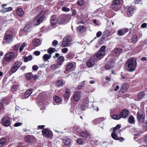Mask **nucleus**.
<instances>
[{
    "label": "nucleus",
    "mask_w": 147,
    "mask_h": 147,
    "mask_svg": "<svg viewBox=\"0 0 147 147\" xmlns=\"http://www.w3.org/2000/svg\"><path fill=\"white\" fill-rule=\"evenodd\" d=\"M125 65L127 66L129 71H133L135 70L136 67V60L132 57L126 61Z\"/></svg>",
    "instance_id": "f257e3e1"
},
{
    "label": "nucleus",
    "mask_w": 147,
    "mask_h": 147,
    "mask_svg": "<svg viewBox=\"0 0 147 147\" xmlns=\"http://www.w3.org/2000/svg\"><path fill=\"white\" fill-rule=\"evenodd\" d=\"M71 18L69 14H63L60 16L58 23L59 25L64 24L68 22Z\"/></svg>",
    "instance_id": "f03ea898"
},
{
    "label": "nucleus",
    "mask_w": 147,
    "mask_h": 147,
    "mask_svg": "<svg viewBox=\"0 0 147 147\" xmlns=\"http://www.w3.org/2000/svg\"><path fill=\"white\" fill-rule=\"evenodd\" d=\"M72 41V37L69 35H67L63 38L62 43L60 45L61 47H69L71 44L70 42Z\"/></svg>",
    "instance_id": "7ed1b4c3"
},
{
    "label": "nucleus",
    "mask_w": 147,
    "mask_h": 147,
    "mask_svg": "<svg viewBox=\"0 0 147 147\" xmlns=\"http://www.w3.org/2000/svg\"><path fill=\"white\" fill-rule=\"evenodd\" d=\"M45 18L44 15L42 14L41 12L34 18L33 22L35 25L38 26L41 23Z\"/></svg>",
    "instance_id": "20e7f679"
},
{
    "label": "nucleus",
    "mask_w": 147,
    "mask_h": 147,
    "mask_svg": "<svg viewBox=\"0 0 147 147\" xmlns=\"http://www.w3.org/2000/svg\"><path fill=\"white\" fill-rule=\"evenodd\" d=\"M122 1L121 0H113L111 6V9L115 11H117L120 8V5Z\"/></svg>",
    "instance_id": "39448f33"
},
{
    "label": "nucleus",
    "mask_w": 147,
    "mask_h": 147,
    "mask_svg": "<svg viewBox=\"0 0 147 147\" xmlns=\"http://www.w3.org/2000/svg\"><path fill=\"white\" fill-rule=\"evenodd\" d=\"M17 56L18 54L17 53H14L13 52H9L5 55L4 59L6 61H8L15 59Z\"/></svg>",
    "instance_id": "423d86ee"
},
{
    "label": "nucleus",
    "mask_w": 147,
    "mask_h": 147,
    "mask_svg": "<svg viewBox=\"0 0 147 147\" xmlns=\"http://www.w3.org/2000/svg\"><path fill=\"white\" fill-rule=\"evenodd\" d=\"M138 121L142 123H144L145 119V113L142 111H139L137 114Z\"/></svg>",
    "instance_id": "0eeeda50"
},
{
    "label": "nucleus",
    "mask_w": 147,
    "mask_h": 147,
    "mask_svg": "<svg viewBox=\"0 0 147 147\" xmlns=\"http://www.w3.org/2000/svg\"><path fill=\"white\" fill-rule=\"evenodd\" d=\"M22 63V62H21L20 61H16L14 63L11 67V72L12 73L15 72L20 67Z\"/></svg>",
    "instance_id": "6e6552de"
},
{
    "label": "nucleus",
    "mask_w": 147,
    "mask_h": 147,
    "mask_svg": "<svg viewBox=\"0 0 147 147\" xmlns=\"http://www.w3.org/2000/svg\"><path fill=\"white\" fill-rule=\"evenodd\" d=\"M81 96V92L79 91L74 92L72 96V99L74 102H78L80 99Z\"/></svg>",
    "instance_id": "1a4fd4ad"
},
{
    "label": "nucleus",
    "mask_w": 147,
    "mask_h": 147,
    "mask_svg": "<svg viewBox=\"0 0 147 147\" xmlns=\"http://www.w3.org/2000/svg\"><path fill=\"white\" fill-rule=\"evenodd\" d=\"M2 122L4 125L5 126H9L11 124L10 118L7 117H5L2 119Z\"/></svg>",
    "instance_id": "9d476101"
},
{
    "label": "nucleus",
    "mask_w": 147,
    "mask_h": 147,
    "mask_svg": "<svg viewBox=\"0 0 147 147\" xmlns=\"http://www.w3.org/2000/svg\"><path fill=\"white\" fill-rule=\"evenodd\" d=\"M8 32H6L4 36V40L7 43H9L11 41L13 37L11 35L8 33Z\"/></svg>",
    "instance_id": "9b49d317"
},
{
    "label": "nucleus",
    "mask_w": 147,
    "mask_h": 147,
    "mask_svg": "<svg viewBox=\"0 0 147 147\" xmlns=\"http://www.w3.org/2000/svg\"><path fill=\"white\" fill-rule=\"evenodd\" d=\"M36 139L32 135H28L26 136L25 138V141L30 143H32L35 141Z\"/></svg>",
    "instance_id": "f8f14e48"
},
{
    "label": "nucleus",
    "mask_w": 147,
    "mask_h": 147,
    "mask_svg": "<svg viewBox=\"0 0 147 147\" xmlns=\"http://www.w3.org/2000/svg\"><path fill=\"white\" fill-rule=\"evenodd\" d=\"M123 49L120 48H116L112 51V54L116 56H119L123 52Z\"/></svg>",
    "instance_id": "ddd939ff"
},
{
    "label": "nucleus",
    "mask_w": 147,
    "mask_h": 147,
    "mask_svg": "<svg viewBox=\"0 0 147 147\" xmlns=\"http://www.w3.org/2000/svg\"><path fill=\"white\" fill-rule=\"evenodd\" d=\"M129 111L127 109H122L120 113V115L121 117L125 118L127 117L129 113Z\"/></svg>",
    "instance_id": "4468645a"
},
{
    "label": "nucleus",
    "mask_w": 147,
    "mask_h": 147,
    "mask_svg": "<svg viewBox=\"0 0 147 147\" xmlns=\"http://www.w3.org/2000/svg\"><path fill=\"white\" fill-rule=\"evenodd\" d=\"M42 133L43 136L46 138H50L51 137V133L47 128L43 129L42 131Z\"/></svg>",
    "instance_id": "2eb2a0df"
},
{
    "label": "nucleus",
    "mask_w": 147,
    "mask_h": 147,
    "mask_svg": "<svg viewBox=\"0 0 147 147\" xmlns=\"http://www.w3.org/2000/svg\"><path fill=\"white\" fill-rule=\"evenodd\" d=\"M135 9L133 7L129 6L128 7L127 15L128 17H129L131 16L134 13Z\"/></svg>",
    "instance_id": "dca6fc26"
},
{
    "label": "nucleus",
    "mask_w": 147,
    "mask_h": 147,
    "mask_svg": "<svg viewBox=\"0 0 147 147\" xmlns=\"http://www.w3.org/2000/svg\"><path fill=\"white\" fill-rule=\"evenodd\" d=\"M0 102L5 105H7L9 104V101L7 97H5L2 98L0 100Z\"/></svg>",
    "instance_id": "f3484780"
},
{
    "label": "nucleus",
    "mask_w": 147,
    "mask_h": 147,
    "mask_svg": "<svg viewBox=\"0 0 147 147\" xmlns=\"http://www.w3.org/2000/svg\"><path fill=\"white\" fill-rule=\"evenodd\" d=\"M50 20L52 25H54L56 24L57 22V20L56 18V16L55 15H52L51 17Z\"/></svg>",
    "instance_id": "a211bd4d"
},
{
    "label": "nucleus",
    "mask_w": 147,
    "mask_h": 147,
    "mask_svg": "<svg viewBox=\"0 0 147 147\" xmlns=\"http://www.w3.org/2000/svg\"><path fill=\"white\" fill-rule=\"evenodd\" d=\"M128 88V84H127L124 83L120 88V92L121 93H123L126 91Z\"/></svg>",
    "instance_id": "6ab92c4d"
},
{
    "label": "nucleus",
    "mask_w": 147,
    "mask_h": 147,
    "mask_svg": "<svg viewBox=\"0 0 147 147\" xmlns=\"http://www.w3.org/2000/svg\"><path fill=\"white\" fill-rule=\"evenodd\" d=\"M65 59L63 56H61L58 57L57 60V63L60 66L61 65L64 61Z\"/></svg>",
    "instance_id": "aec40b11"
},
{
    "label": "nucleus",
    "mask_w": 147,
    "mask_h": 147,
    "mask_svg": "<svg viewBox=\"0 0 147 147\" xmlns=\"http://www.w3.org/2000/svg\"><path fill=\"white\" fill-rule=\"evenodd\" d=\"M94 63V60L92 59H90L86 62V64L88 67H91L92 66Z\"/></svg>",
    "instance_id": "412c9836"
},
{
    "label": "nucleus",
    "mask_w": 147,
    "mask_h": 147,
    "mask_svg": "<svg viewBox=\"0 0 147 147\" xmlns=\"http://www.w3.org/2000/svg\"><path fill=\"white\" fill-rule=\"evenodd\" d=\"M104 55V54L98 51V53L95 54L94 58L95 60H100L102 58Z\"/></svg>",
    "instance_id": "4be33fe9"
},
{
    "label": "nucleus",
    "mask_w": 147,
    "mask_h": 147,
    "mask_svg": "<svg viewBox=\"0 0 147 147\" xmlns=\"http://www.w3.org/2000/svg\"><path fill=\"white\" fill-rule=\"evenodd\" d=\"M40 40L38 38H34L32 40L33 45L35 47L39 46L40 45Z\"/></svg>",
    "instance_id": "5701e85b"
},
{
    "label": "nucleus",
    "mask_w": 147,
    "mask_h": 147,
    "mask_svg": "<svg viewBox=\"0 0 147 147\" xmlns=\"http://www.w3.org/2000/svg\"><path fill=\"white\" fill-rule=\"evenodd\" d=\"M16 13L18 16L22 17L24 15V12L22 8L19 7L16 9Z\"/></svg>",
    "instance_id": "b1692460"
},
{
    "label": "nucleus",
    "mask_w": 147,
    "mask_h": 147,
    "mask_svg": "<svg viewBox=\"0 0 147 147\" xmlns=\"http://www.w3.org/2000/svg\"><path fill=\"white\" fill-rule=\"evenodd\" d=\"M6 140L5 138H1L0 139V147L5 146L6 145Z\"/></svg>",
    "instance_id": "393cba45"
},
{
    "label": "nucleus",
    "mask_w": 147,
    "mask_h": 147,
    "mask_svg": "<svg viewBox=\"0 0 147 147\" xmlns=\"http://www.w3.org/2000/svg\"><path fill=\"white\" fill-rule=\"evenodd\" d=\"M70 90L68 89L67 88L65 91V92L63 94V97L64 98H68L70 95Z\"/></svg>",
    "instance_id": "a878e982"
},
{
    "label": "nucleus",
    "mask_w": 147,
    "mask_h": 147,
    "mask_svg": "<svg viewBox=\"0 0 147 147\" xmlns=\"http://www.w3.org/2000/svg\"><path fill=\"white\" fill-rule=\"evenodd\" d=\"M128 121L130 124H134L135 123V118L132 115L129 116L128 119Z\"/></svg>",
    "instance_id": "bb28decb"
},
{
    "label": "nucleus",
    "mask_w": 147,
    "mask_h": 147,
    "mask_svg": "<svg viewBox=\"0 0 147 147\" xmlns=\"http://www.w3.org/2000/svg\"><path fill=\"white\" fill-rule=\"evenodd\" d=\"M80 136L83 137L87 138L90 136V135L87 131H82L80 134Z\"/></svg>",
    "instance_id": "cd10ccee"
},
{
    "label": "nucleus",
    "mask_w": 147,
    "mask_h": 147,
    "mask_svg": "<svg viewBox=\"0 0 147 147\" xmlns=\"http://www.w3.org/2000/svg\"><path fill=\"white\" fill-rule=\"evenodd\" d=\"M20 45L18 44H17L12 47L13 51L14 53H17L18 55V48Z\"/></svg>",
    "instance_id": "c85d7f7f"
},
{
    "label": "nucleus",
    "mask_w": 147,
    "mask_h": 147,
    "mask_svg": "<svg viewBox=\"0 0 147 147\" xmlns=\"http://www.w3.org/2000/svg\"><path fill=\"white\" fill-rule=\"evenodd\" d=\"M138 40V38L137 34H134L131 38L132 42L135 44Z\"/></svg>",
    "instance_id": "c756f323"
},
{
    "label": "nucleus",
    "mask_w": 147,
    "mask_h": 147,
    "mask_svg": "<svg viewBox=\"0 0 147 147\" xmlns=\"http://www.w3.org/2000/svg\"><path fill=\"white\" fill-rule=\"evenodd\" d=\"M74 66L73 64L71 63H68L65 68L66 71H69L70 69H72Z\"/></svg>",
    "instance_id": "7c9ffc66"
},
{
    "label": "nucleus",
    "mask_w": 147,
    "mask_h": 147,
    "mask_svg": "<svg viewBox=\"0 0 147 147\" xmlns=\"http://www.w3.org/2000/svg\"><path fill=\"white\" fill-rule=\"evenodd\" d=\"M51 55L47 54H45L42 57V59L44 61H46L51 57Z\"/></svg>",
    "instance_id": "2f4dec72"
},
{
    "label": "nucleus",
    "mask_w": 147,
    "mask_h": 147,
    "mask_svg": "<svg viewBox=\"0 0 147 147\" xmlns=\"http://www.w3.org/2000/svg\"><path fill=\"white\" fill-rule=\"evenodd\" d=\"M75 56L74 53L72 52H69L66 55V57L67 59H71L73 58Z\"/></svg>",
    "instance_id": "473e14b6"
},
{
    "label": "nucleus",
    "mask_w": 147,
    "mask_h": 147,
    "mask_svg": "<svg viewBox=\"0 0 147 147\" xmlns=\"http://www.w3.org/2000/svg\"><path fill=\"white\" fill-rule=\"evenodd\" d=\"M32 91L31 90L29 89L27 90L25 94H24V97L25 98H28L31 94Z\"/></svg>",
    "instance_id": "72a5a7b5"
},
{
    "label": "nucleus",
    "mask_w": 147,
    "mask_h": 147,
    "mask_svg": "<svg viewBox=\"0 0 147 147\" xmlns=\"http://www.w3.org/2000/svg\"><path fill=\"white\" fill-rule=\"evenodd\" d=\"M60 66L57 63V64H53L50 67V69H51L52 70H54L59 67Z\"/></svg>",
    "instance_id": "f704fd0d"
},
{
    "label": "nucleus",
    "mask_w": 147,
    "mask_h": 147,
    "mask_svg": "<svg viewBox=\"0 0 147 147\" xmlns=\"http://www.w3.org/2000/svg\"><path fill=\"white\" fill-rule=\"evenodd\" d=\"M19 88V86L18 85L15 84L13 85L11 88V90L12 91H16Z\"/></svg>",
    "instance_id": "c9c22d12"
},
{
    "label": "nucleus",
    "mask_w": 147,
    "mask_h": 147,
    "mask_svg": "<svg viewBox=\"0 0 147 147\" xmlns=\"http://www.w3.org/2000/svg\"><path fill=\"white\" fill-rule=\"evenodd\" d=\"M55 51V49L53 47H50L47 50V53L51 56L52 53Z\"/></svg>",
    "instance_id": "e433bc0d"
},
{
    "label": "nucleus",
    "mask_w": 147,
    "mask_h": 147,
    "mask_svg": "<svg viewBox=\"0 0 147 147\" xmlns=\"http://www.w3.org/2000/svg\"><path fill=\"white\" fill-rule=\"evenodd\" d=\"M26 78L27 80H29L32 78L33 75L32 72L27 73L26 75Z\"/></svg>",
    "instance_id": "4c0bfd02"
},
{
    "label": "nucleus",
    "mask_w": 147,
    "mask_h": 147,
    "mask_svg": "<svg viewBox=\"0 0 147 147\" xmlns=\"http://www.w3.org/2000/svg\"><path fill=\"white\" fill-rule=\"evenodd\" d=\"M5 107L4 105L0 102V113H3L4 112Z\"/></svg>",
    "instance_id": "58836bf2"
},
{
    "label": "nucleus",
    "mask_w": 147,
    "mask_h": 147,
    "mask_svg": "<svg viewBox=\"0 0 147 147\" xmlns=\"http://www.w3.org/2000/svg\"><path fill=\"white\" fill-rule=\"evenodd\" d=\"M112 138L114 140H117L118 138V136L116 133V132L113 131L111 134Z\"/></svg>",
    "instance_id": "ea45409f"
},
{
    "label": "nucleus",
    "mask_w": 147,
    "mask_h": 147,
    "mask_svg": "<svg viewBox=\"0 0 147 147\" xmlns=\"http://www.w3.org/2000/svg\"><path fill=\"white\" fill-rule=\"evenodd\" d=\"M111 118L115 120H119L121 118V116L120 115L114 114L112 115Z\"/></svg>",
    "instance_id": "a19ab883"
},
{
    "label": "nucleus",
    "mask_w": 147,
    "mask_h": 147,
    "mask_svg": "<svg viewBox=\"0 0 147 147\" xmlns=\"http://www.w3.org/2000/svg\"><path fill=\"white\" fill-rule=\"evenodd\" d=\"M106 48V47L105 46H102L100 48L98 52L104 55L105 52V50Z\"/></svg>",
    "instance_id": "79ce46f5"
},
{
    "label": "nucleus",
    "mask_w": 147,
    "mask_h": 147,
    "mask_svg": "<svg viewBox=\"0 0 147 147\" xmlns=\"http://www.w3.org/2000/svg\"><path fill=\"white\" fill-rule=\"evenodd\" d=\"M108 36H107V35L105 34H103L101 37L99 39L100 42H102L105 40L107 39L108 38Z\"/></svg>",
    "instance_id": "37998d69"
},
{
    "label": "nucleus",
    "mask_w": 147,
    "mask_h": 147,
    "mask_svg": "<svg viewBox=\"0 0 147 147\" xmlns=\"http://www.w3.org/2000/svg\"><path fill=\"white\" fill-rule=\"evenodd\" d=\"M144 95L145 94L144 92L141 91L138 93V97L139 99H141L143 97Z\"/></svg>",
    "instance_id": "c03bdc74"
},
{
    "label": "nucleus",
    "mask_w": 147,
    "mask_h": 147,
    "mask_svg": "<svg viewBox=\"0 0 147 147\" xmlns=\"http://www.w3.org/2000/svg\"><path fill=\"white\" fill-rule=\"evenodd\" d=\"M53 98L54 100L56 102H59L61 101V99L60 98L57 96H54Z\"/></svg>",
    "instance_id": "a18cd8bd"
},
{
    "label": "nucleus",
    "mask_w": 147,
    "mask_h": 147,
    "mask_svg": "<svg viewBox=\"0 0 147 147\" xmlns=\"http://www.w3.org/2000/svg\"><path fill=\"white\" fill-rule=\"evenodd\" d=\"M26 46V43L24 42L22 43L20 46L19 49V52L20 53H21L23 50L24 48Z\"/></svg>",
    "instance_id": "49530a36"
},
{
    "label": "nucleus",
    "mask_w": 147,
    "mask_h": 147,
    "mask_svg": "<svg viewBox=\"0 0 147 147\" xmlns=\"http://www.w3.org/2000/svg\"><path fill=\"white\" fill-rule=\"evenodd\" d=\"M85 3V1L84 0H78L77 2V5L80 6L83 5Z\"/></svg>",
    "instance_id": "de8ad7c7"
},
{
    "label": "nucleus",
    "mask_w": 147,
    "mask_h": 147,
    "mask_svg": "<svg viewBox=\"0 0 147 147\" xmlns=\"http://www.w3.org/2000/svg\"><path fill=\"white\" fill-rule=\"evenodd\" d=\"M84 28V26L80 25L78 27V30L80 32H83Z\"/></svg>",
    "instance_id": "09e8293b"
},
{
    "label": "nucleus",
    "mask_w": 147,
    "mask_h": 147,
    "mask_svg": "<svg viewBox=\"0 0 147 147\" xmlns=\"http://www.w3.org/2000/svg\"><path fill=\"white\" fill-rule=\"evenodd\" d=\"M71 139L69 138H67L65 139V140L64 142V143L66 145L68 146L70 143Z\"/></svg>",
    "instance_id": "8fccbe9b"
},
{
    "label": "nucleus",
    "mask_w": 147,
    "mask_h": 147,
    "mask_svg": "<svg viewBox=\"0 0 147 147\" xmlns=\"http://www.w3.org/2000/svg\"><path fill=\"white\" fill-rule=\"evenodd\" d=\"M63 82L61 80H59L57 81V85L59 87L62 86L63 85Z\"/></svg>",
    "instance_id": "3c124183"
},
{
    "label": "nucleus",
    "mask_w": 147,
    "mask_h": 147,
    "mask_svg": "<svg viewBox=\"0 0 147 147\" xmlns=\"http://www.w3.org/2000/svg\"><path fill=\"white\" fill-rule=\"evenodd\" d=\"M77 142L81 145H82L84 144V142L83 140L81 138H79L77 140Z\"/></svg>",
    "instance_id": "603ef678"
},
{
    "label": "nucleus",
    "mask_w": 147,
    "mask_h": 147,
    "mask_svg": "<svg viewBox=\"0 0 147 147\" xmlns=\"http://www.w3.org/2000/svg\"><path fill=\"white\" fill-rule=\"evenodd\" d=\"M105 67L106 70L110 69L113 67V66L109 65H105Z\"/></svg>",
    "instance_id": "864d4df0"
},
{
    "label": "nucleus",
    "mask_w": 147,
    "mask_h": 147,
    "mask_svg": "<svg viewBox=\"0 0 147 147\" xmlns=\"http://www.w3.org/2000/svg\"><path fill=\"white\" fill-rule=\"evenodd\" d=\"M74 130L76 132L78 133L80 130V129L77 126H75L74 128Z\"/></svg>",
    "instance_id": "5fc2aeb1"
},
{
    "label": "nucleus",
    "mask_w": 147,
    "mask_h": 147,
    "mask_svg": "<svg viewBox=\"0 0 147 147\" xmlns=\"http://www.w3.org/2000/svg\"><path fill=\"white\" fill-rule=\"evenodd\" d=\"M61 10L63 11L67 12L69 11L70 9L69 8L63 7L62 8Z\"/></svg>",
    "instance_id": "6e6d98bb"
},
{
    "label": "nucleus",
    "mask_w": 147,
    "mask_h": 147,
    "mask_svg": "<svg viewBox=\"0 0 147 147\" xmlns=\"http://www.w3.org/2000/svg\"><path fill=\"white\" fill-rule=\"evenodd\" d=\"M120 128V126L119 125H117L116 127H115L113 128V131L116 132L115 131Z\"/></svg>",
    "instance_id": "4d7b16f0"
},
{
    "label": "nucleus",
    "mask_w": 147,
    "mask_h": 147,
    "mask_svg": "<svg viewBox=\"0 0 147 147\" xmlns=\"http://www.w3.org/2000/svg\"><path fill=\"white\" fill-rule=\"evenodd\" d=\"M117 34L118 35L120 36H121L124 35L122 30H119L117 31Z\"/></svg>",
    "instance_id": "13d9d810"
},
{
    "label": "nucleus",
    "mask_w": 147,
    "mask_h": 147,
    "mask_svg": "<svg viewBox=\"0 0 147 147\" xmlns=\"http://www.w3.org/2000/svg\"><path fill=\"white\" fill-rule=\"evenodd\" d=\"M68 51V49L67 48H63L61 50L62 52L64 53H67Z\"/></svg>",
    "instance_id": "bf43d9fd"
},
{
    "label": "nucleus",
    "mask_w": 147,
    "mask_h": 147,
    "mask_svg": "<svg viewBox=\"0 0 147 147\" xmlns=\"http://www.w3.org/2000/svg\"><path fill=\"white\" fill-rule=\"evenodd\" d=\"M38 66L36 65H33L32 67V69L34 71H36L38 69Z\"/></svg>",
    "instance_id": "052dcab7"
},
{
    "label": "nucleus",
    "mask_w": 147,
    "mask_h": 147,
    "mask_svg": "<svg viewBox=\"0 0 147 147\" xmlns=\"http://www.w3.org/2000/svg\"><path fill=\"white\" fill-rule=\"evenodd\" d=\"M58 41L56 40H54L53 41L52 43V45L55 47L58 44Z\"/></svg>",
    "instance_id": "680f3d73"
},
{
    "label": "nucleus",
    "mask_w": 147,
    "mask_h": 147,
    "mask_svg": "<svg viewBox=\"0 0 147 147\" xmlns=\"http://www.w3.org/2000/svg\"><path fill=\"white\" fill-rule=\"evenodd\" d=\"M102 32L100 31H98L96 34V37L99 38V37L102 35Z\"/></svg>",
    "instance_id": "e2e57ef3"
},
{
    "label": "nucleus",
    "mask_w": 147,
    "mask_h": 147,
    "mask_svg": "<svg viewBox=\"0 0 147 147\" xmlns=\"http://www.w3.org/2000/svg\"><path fill=\"white\" fill-rule=\"evenodd\" d=\"M22 123L20 122L16 123L14 125V126L15 127L19 126L21 125Z\"/></svg>",
    "instance_id": "0e129e2a"
},
{
    "label": "nucleus",
    "mask_w": 147,
    "mask_h": 147,
    "mask_svg": "<svg viewBox=\"0 0 147 147\" xmlns=\"http://www.w3.org/2000/svg\"><path fill=\"white\" fill-rule=\"evenodd\" d=\"M45 126L44 125H38V126L37 129H44V128Z\"/></svg>",
    "instance_id": "69168bd1"
},
{
    "label": "nucleus",
    "mask_w": 147,
    "mask_h": 147,
    "mask_svg": "<svg viewBox=\"0 0 147 147\" xmlns=\"http://www.w3.org/2000/svg\"><path fill=\"white\" fill-rule=\"evenodd\" d=\"M34 54L36 56H38L40 54V52L37 51H35L34 52Z\"/></svg>",
    "instance_id": "338daca9"
},
{
    "label": "nucleus",
    "mask_w": 147,
    "mask_h": 147,
    "mask_svg": "<svg viewBox=\"0 0 147 147\" xmlns=\"http://www.w3.org/2000/svg\"><path fill=\"white\" fill-rule=\"evenodd\" d=\"M129 29L127 28H124L122 30V31L124 34L126 32H128Z\"/></svg>",
    "instance_id": "774afa93"
}]
</instances>
